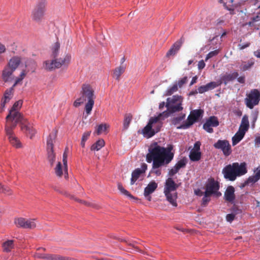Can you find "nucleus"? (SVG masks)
Listing matches in <instances>:
<instances>
[{
	"mask_svg": "<svg viewBox=\"0 0 260 260\" xmlns=\"http://www.w3.org/2000/svg\"><path fill=\"white\" fill-rule=\"evenodd\" d=\"M35 220V219L19 217L15 219L14 223L17 227L26 229H32L36 227Z\"/></svg>",
	"mask_w": 260,
	"mask_h": 260,
	"instance_id": "nucleus-13",
	"label": "nucleus"
},
{
	"mask_svg": "<svg viewBox=\"0 0 260 260\" xmlns=\"http://www.w3.org/2000/svg\"><path fill=\"white\" fill-rule=\"evenodd\" d=\"M125 242H126V243L128 245L132 246L136 251H140L139 248L135 245V244L136 243V242H133L132 243L127 242L126 241H125Z\"/></svg>",
	"mask_w": 260,
	"mask_h": 260,
	"instance_id": "nucleus-57",
	"label": "nucleus"
},
{
	"mask_svg": "<svg viewBox=\"0 0 260 260\" xmlns=\"http://www.w3.org/2000/svg\"><path fill=\"white\" fill-rule=\"evenodd\" d=\"M184 39L182 37L179 40L177 41L169 49L166 54L167 57L175 55L178 50L180 49L182 45L184 42Z\"/></svg>",
	"mask_w": 260,
	"mask_h": 260,
	"instance_id": "nucleus-19",
	"label": "nucleus"
},
{
	"mask_svg": "<svg viewBox=\"0 0 260 260\" xmlns=\"http://www.w3.org/2000/svg\"><path fill=\"white\" fill-rule=\"evenodd\" d=\"M196 121V119L189 114L187 117V121H184L182 124L177 126V128L178 129L187 128L192 125Z\"/></svg>",
	"mask_w": 260,
	"mask_h": 260,
	"instance_id": "nucleus-27",
	"label": "nucleus"
},
{
	"mask_svg": "<svg viewBox=\"0 0 260 260\" xmlns=\"http://www.w3.org/2000/svg\"><path fill=\"white\" fill-rule=\"evenodd\" d=\"M91 134V131L85 132L82 137V141H86L89 137Z\"/></svg>",
	"mask_w": 260,
	"mask_h": 260,
	"instance_id": "nucleus-54",
	"label": "nucleus"
},
{
	"mask_svg": "<svg viewBox=\"0 0 260 260\" xmlns=\"http://www.w3.org/2000/svg\"><path fill=\"white\" fill-rule=\"evenodd\" d=\"M237 80L240 83H244L245 80V77L244 76H240L239 77H237Z\"/></svg>",
	"mask_w": 260,
	"mask_h": 260,
	"instance_id": "nucleus-63",
	"label": "nucleus"
},
{
	"mask_svg": "<svg viewBox=\"0 0 260 260\" xmlns=\"http://www.w3.org/2000/svg\"><path fill=\"white\" fill-rule=\"evenodd\" d=\"M260 101V92L257 89H252L245 99L246 106L250 109L257 105Z\"/></svg>",
	"mask_w": 260,
	"mask_h": 260,
	"instance_id": "nucleus-12",
	"label": "nucleus"
},
{
	"mask_svg": "<svg viewBox=\"0 0 260 260\" xmlns=\"http://www.w3.org/2000/svg\"><path fill=\"white\" fill-rule=\"evenodd\" d=\"M0 192L6 196H11L13 194V191L9 187L5 186L1 183H0Z\"/></svg>",
	"mask_w": 260,
	"mask_h": 260,
	"instance_id": "nucleus-37",
	"label": "nucleus"
},
{
	"mask_svg": "<svg viewBox=\"0 0 260 260\" xmlns=\"http://www.w3.org/2000/svg\"><path fill=\"white\" fill-rule=\"evenodd\" d=\"M47 260H69L68 257H64L58 254H46Z\"/></svg>",
	"mask_w": 260,
	"mask_h": 260,
	"instance_id": "nucleus-30",
	"label": "nucleus"
},
{
	"mask_svg": "<svg viewBox=\"0 0 260 260\" xmlns=\"http://www.w3.org/2000/svg\"><path fill=\"white\" fill-rule=\"evenodd\" d=\"M118 189L121 192V193L127 196L129 198H133V196L126 189L124 188L121 183H118L117 184Z\"/></svg>",
	"mask_w": 260,
	"mask_h": 260,
	"instance_id": "nucleus-43",
	"label": "nucleus"
},
{
	"mask_svg": "<svg viewBox=\"0 0 260 260\" xmlns=\"http://www.w3.org/2000/svg\"><path fill=\"white\" fill-rule=\"evenodd\" d=\"M13 94L14 91L12 90V88H8L5 90L1 101L0 106L1 112H3L4 111L6 105L10 101L13 96Z\"/></svg>",
	"mask_w": 260,
	"mask_h": 260,
	"instance_id": "nucleus-17",
	"label": "nucleus"
},
{
	"mask_svg": "<svg viewBox=\"0 0 260 260\" xmlns=\"http://www.w3.org/2000/svg\"><path fill=\"white\" fill-rule=\"evenodd\" d=\"M219 188V183L215 181L213 178H210L206 184V191L205 192L211 195L213 194H216L217 196L221 195V193L218 192Z\"/></svg>",
	"mask_w": 260,
	"mask_h": 260,
	"instance_id": "nucleus-15",
	"label": "nucleus"
},
{
	"mask_svg": "<svg viewBox=\"0 0 260 260\" xmlns=\"http://www.w3.org/2000/svg\"><path fill=\"white\" fill-rule=\"evenodd\" d=\"M46 254H41L40 253H36L34 254V257L38 258H42L46 259Z\"/></svg>",
	"mask_w": 260,
	"mask_h": 260,
	"instance_id": "nucleus-55",
	"label": "nucleus"
},
{
	"mask_svg": "<svg viewBox=\"0 0 260 260\" xmlns=\"http://www.w3.org/2000/svg\"><path fill=\"white\" fill-rule=\"evenodd\" d=\"M235 216L236 214L233 213L231 214H228L226 216V220L228 222H232L234 220Z\"/></svg>",
	"mask_w": 260,
	"mask_h": 260,
	"instance_id": "nucleus-51",
	"label": "nucleus"
},
{
	"mask_svg": "<svg viewBox=\"0 0 260 260\" xmlns=\"http://www.w3.org/2000/svg\"><path fill=\"white\" fill-rule=\"evenodd\" d=\"M201 153L196 151H191L189 154V158L193 161H197L201 159Z\"/></svg>",
	"mask_w": 260,
	"mask_h": 260,
	"instance_id": "nucleus-38",
	"label": "nucleus"
},
{
	"mask_svg": "<svg viewBox=\"0 0 260 260\" xmlns=\"http://www.w3.org/2000/svg\"><path fill=\"white\" fill-rule=\"evenodd\" d=\"M245 133L238 131L232 138L233 145H236L238 144L244 137Z\"/></svg>",
	"mask_w": 260,
	"mask_h": 260,
	"instance_id": "nucleus-29",
	"label": "nucleus"
},
{
	"mask_svg": "<svg viewBox=\"0 0 260 260\" xmlns=\"http://www.w3.org/2000/svg\"><path fill=\"white\" fill-rule=\"evenodd\" d=\"M238 76L239 74L237 72L230 74L226 73L221 77L220 82L218 83V84H220V85L222 83H223L226 85L229 82L234 81Z\"/></svg>",
	"mask_w": 260,
	"mask_h": 260,
	"instance_id": "nucleus-22",
	"label": "nucleus"
},
{
	"mask_svg": "<svg viewBox=\"0 0 260 260\" xmlns=\"http://www.w3.org/2000/svg\"><path fill=\"white\" fill-rule=\"evenodd\" d=\"M21 62V57L18 56H15L9 60L6 67L14 72L20 65Z\"/></svg>",
	"mask_w": 260,
	"mask_h": 260,
	"instance_id": "nucleus-21",
	"label": "nucleus"
},
{
	"mask_svg": "<svg viewBox=\"0 0 260 260\" xmlns=\"http://www.w3.org/2000/svg\"><path fill=\"white\" fill-rule=\"evenodd\" d=\"M14 71L5 67L2 73V79L5 83L11 82L14 79Z\"/></svg>",
	"mask_w": 260,
	"mask_h": 260,
	"instance_id": "nucleus-20",
	"label": "nucleus"
},
{
	"mask_svg": "<svg viewBox=\"0 0 260 260\" xmlns=\"http://www.w3.org/2000/svg\"><path fill=\"white\" fill-rule=\"evenodd\" d=\"M259 179L255 175H252L248 177V178L243 183L242 187H244L249 184H253L258 181Z\"/></svg>",
	"mask_w": 260,
	"mask_h": 260,
	"instance_id": "nucleus-35",
	"label": "nucleus"
},
{
	"mask_svg": "<svg viewBox=\"0 0 260 260\" xmlns=\"http://www.w3.org/2000/svg\"><path fill=\"white\" fill-rule=\"evenodd\" d=\"M6 51V46L0 42V54L4 53Z\"/></svg>",
	"mask_w": 260,
	"mask_h": 260,
	"instance_id": "nucleus-60",
	"label": "nucleus"
},
{
	"mask_svg": "<svg viewBox=\"0 0 260 260\" xmlns=\"http://www.w3.org/2000/svg\"><path fill=\"white\" fill-rule=\"evenodd\" d=\"M258 112L257 111H254L251 114L252 125L253 127L254 126L255 122L257 120V117H258Z\"/></svg>",
	"mask_w": 260,
	"mask_h": 260,
	"instance_id": "nucleus-49",
	"label": "nucleus"
},
{
	"mask_svg": "<svg viewBox=\"0 0 260 260\" xmlns=\"http://www.w3.org/2000/svg\"><path fill=\"white\" fill-rule=\"evenodd\" d=\"M254 63V60L253 59L251 58L247 62H245V64L241 65V69L243 71H245L246 70H249Z\"/></svg>",
	"mask_w": 260,
	"mask_h": 260,
	"instance_id": "nucleus-41",
	"label": "nucleus"
},
{
	"mask_svg": "<svg viewBox=\"0 0 260 260\" xmlns=\"http://www.w3.org/2000/svg\"><path fill=\"white\" fill-rule=\"evenodd\" d=\"M71 56L64 53L54 58L52 60H46L44 62V68L48 71H51L62 66H67L70 62Z\"/></svg>",
	"mask_w": 260,
	"mask_h": 260,
	"instance_id": "nucleus-7",
	"label": "nucleus"
},
{
	"mask_svg": "<svg viewBox=\"0 0 260 260\" xmlns=\"http://www.w3.org/2000/svg\"><path fill=\"white\" fill-rule=\"evenodd\" d=\"M107 126L106 124H101L98 126L97 128L96 129L95 133L98 135H100L103 132H105L106 130Z\"/></svg>",
	"mask_w": 260,
	"mask_h": 260,
	"instance_id": "nucleus-45",
	"label": "nucleus"
},
{
	"mask_svg": "<svg viewBox=\"0 0 260 260\" xmlns=\"http://www.w3.org/2000/svg\"><path fill=\"white\" fill-rule=\"evenodd\" d=\"M249 127V124L248 121V117L247 115H245L242 117L241 123L238 131L245 134L246 132L248 131Z\"/></svg>",
	"mask_w": 260,
	"mask_h": 260,
	"instance_id": "nucleus-25",
	"label": "nucleus"
},
{
	"mask_svg": "<svg viewBox=\"0 0 260 260\" xmlns=\"http://www.w3.org/2000/svg\"><path fill=\"white\" fill-rule=\"evenodd\" d=\"M185 114H181L180 115L174 117L172 120L171 122L173 124L175 125H177L181 123V122L185 118Z\"/></svg>",
	"mask_w": 260,
	"mask_h": 260,
	"instance_id": "nucleus-39",
	"label": "nucleus"
},
{
	"mask_svg": "<svg viewBox=\"0 0 260 260\" xmlns=\"http://www.w3.org/2000/svg\"><path fill=\"white\" fill-rule=\"evenodd\" d=\"M219 121L217 118L214 116L210 117L207 119L203 124V128L209 133H212L213 129L212 127H217L219 125Z\"/></svg>",
	"mask_w": 260,
	"mask_h": 260,
	"instance_id": "nucleus-16",
	"label": "nucleus"
},
{
	"mask_svg": "<svg viewBox=\"0 0 260 260\" xmlns=\"http://www.w3.org/2000/svg\"><path fill=\"white\" fill-rule=\"evenodd\" d=\"M197 79H198V77L197 76L193 77L189 85L192 86L193 84L196 83L197 81Z\"/></svg>",
	"mask_w": 260,
	"mask_h": 260,
	"instance_id": "nucleus-64",
	"label": "nucleus"
},
{
	"mask_svg": "<svg viewBox=\"0 0 260 260\" xmlns=\"http://www.w3.org/2000/svg\"><path fill=\"white\" fill-rule=\"evenodd\" d=\"M203 113L202 110H194L190 112V115L192 116L197 121Z\"/></svg>",
	"mask_w": 260,
	"mask_h": 260,
	"instance_id": "nucleus-42",
	"label": "nucleus"
},
{
	"mask_svg": "<svg viewBox=\"0 0 260 260\" xmlns=\"http://www.w3.org/2000/svg\"><path fill=\"white\" fill-rule=\"evenodd\" d=\"M215 148L221 150L225 156H229L232 153L231 146L226 140H218L213 145Z\"/></svg>",
	"mask_w": 260,
	"mask_h": 260,
	"instance_id": "nucleus-14",
	"label": "nucleus"
},
{
	"mask_svg": "<svg viewBox=\"0 0 260 260\" xmlns=\"http://www.w3.org/2000/svg\"><path fill=\"white\" fill-rule=\"evenodd\" d=\"M198 69L199 70H202L205 67V63L203 60H200L198 63Z\"/></svg>",
	"mask_w": 260,
	"mask_h": 260,
	"instance_id": "nucleus-58",
	"label": "nucleus"
},
{
	"mask_svg": "<svg viewBox=\"0 0 260 260\" xmlns=\"http://www.w3.org/2000/svg\"><path fill=\"white\" fill-rule=\"evenodd\" d=\"M179 171L178 169H177L175 166L174 167L172 168L171 170H169L168 175L170 176H173L175 174H176Z\"/></svg>",
	"mask_w": 260,
	"mask_h": 260,
	"instance_id": "nucleus-52",
	"label": "nucleus"
},
{
	"mask_svg": "<svg viewBox=\"0 0 260 260\" xmlns=\"http://www.w3.org/2000/svg\"><path fill=\"white\" fill-rule=\"evenodd\" d=\"M200 146L201 143L199 141L196 142L194 144V148L192 151L200 152L199 150H200Z\"/></svg>",
	"mask_w": 260,
	"mask_h": 260,
	"instance_id": "nucleus-56",
	"label": "nucleus"
},
{
	"mask_svg": "<svg viewBox=\"0 0 260 260\" xmlns=\"http://www.w3.org/2000/svg\"><path fill=\"white\" fill-rule=\"evenodd\" d=\"M157 187V184L155 182H150L144 189V196H148V195H150L153 193Z\"/></svg>",
	"mask_w": 260,
	"mask_h": 260,
	"instance_id": "nucleus-26",
	"label": "nucleus"
},
{
	"mask_svg": "<svg viewBox=\"0 0 260 260\" xmlns=\"http://www.w3.org/2000/svg\"><path fill=\"white\" fill-rule=\"evenodd\" d=\"M247 172L246 163L234 162L232 165L226 166L222 170V173L224 178L229 181H235L237 177L245 174Z\"/></svg>",
	"mask_w": 260,
	"mask_h": 260,
	"instance_id": "nucleus-5",
	"label": "nucleus"
},
{
	"mask_svg": "<svg viewBox=\"0 0 260 260\" xmlns=\"http://www.w3.org/2000/svg\"><path fill=\"white\" fill-rule=\"evenodd\" d=\"M105 145V141L103 139H100L94 143L91 147V150L98 151L100 150Z\"/></svg>",
	"mask_w": 260,
	"mask_h": 260,
	"instance_id": "nucleus-34",
	"label": "nucleus"
},
{
	"mask_svg": "<svg viewBox=\"0 0 260 260\" xmlns=\"http://www.w3.org/2000/svg\"><path fill=\"white\" fill-rule=\"evenodd\" d=\"M147 165L143 163L141 165V168H137L135 169L132 174V178L131 179V184L133 185L137 179L139 178L140 176L145 172L147 170Z\"/></svg>",
	"mask_w": 260,
	"mask_h": 260,
	"instance_id": "nucleus-18",
	"label": "nucleus"
},
{
	"mask_svg": "<svg viewBox=\"0 0 260 260\" xmlns=\"http://www.w3.org/2000/svg\"><path fill=\"white\" fill-rule=\"evenodd\" d=\"M178 85L177 83L174 84L172 86L170 87L165 92L164 95L169 96L173 94L178 90Z\"/></svg>",
	"mask_w": 260,
	"mask_h": 260,
	"instance_id": "nucleus-40",
	"label": "nucleus"
},
{
	"mask_svg": "<svg viewBox=\"0 0 260 260\" xmlns=\"http://www.w3.org/2000/svg\"><path fill=\"white\" fill-rule=\"evenodd\" d=\"M47 0H38L31 12L32 19L36 22H40L43 20L46 11Z\"/></svg>",
	"mask_w": 260,
	"mask_h": 260,
	"instance_id": "nucleus-9",
	"label": "nucleus"
},
{
	"mask_svg": "<svg viewBox=\"0 0 260 260\" xmlns=\"http://www.w3.org/2000/svg\"><path fill=\"white\" fill-rule=\"evenodd\" d=\"M186 163V159L184 158L179 160L175 166L179 170L181 168L185 167Z\"/></svg>",
	"mask_w": 260,
	"mask_h": 260,
	"instance_id": "nucleus-44",
	"label": "nucleus"
},
{
	"mask_svg": "<svg viewBox=\"0 0 260 260\" xmlns=\"http://www.w3.org/2000/svg\"><path fill=\"white\" fill-rule=\"evenodd\" d=\"M187 77H184L183 78L181 79L178 81V83L177 84L178 85V86L181 88L184 84H185L187 82Z\"/></svg>",
	"mask_w": 260,
	"mask_h": 260,
	"instance_id": "nucleus-50",
	"label": "nucleus"
},
{
	"mask_svg": "<svg viewBox=\"0 0 260 260\" xmlns=\"http://www.w3.org/2000/svg\"><path fill=\"white\" fill-rule=\"evenodd\" d=\"M219 85H220V84H218L217 82H211L205 85L200 86L198 88V92L200 93H203L210 90L214 89Z\"/></svg>",
	"mask_w": 260,
	"mask_h": 260,
	"instance_id": "nucleus-23",
	"label": "nucleus"
},
{
	"mask_svg": "<svg viewBox=\"0 0 260 260\" xmlns=\"http://www.w3.org/2000/svg\"><path fill=\"white\" fill-rule=\"evenodd\" d=\"M57 136V131H53L49 135L47 140V159L51 166L55 161V153L53 151V144Z\"/></svg>",
	"mask_w": 260,
	"mask_h": 260,
	"instance_id": "nucleus-10",
	"label": "nucleus"
},
{
	"mask_svg": "<svg viewBox=\"0 0 260 260\" xmlns=\"http://www.w3.org/2000/svg\"><path fill=\"white\" fill-rule=\"evenodd\" d=\"M167 117H168L167 111L159 113L157 116L151 117L147 124L142 130L141 133L147 138L153 137L160 131L163 125L162 121Z\"/></svg>",
	"mask_w": 260,
	"mask_h": 260,
	"instance_id": "nucleus-4",
	"label": "nucleus"
},
{
	"mask_svg": "<svg viewBox=\"0 0 260 260\" xmlns=\"http://www.w3.org/2000/svg\"><path fill=\"white\" fill-rule=\"evenodd\" d=\"M94 92V90L89 84H83L80 92L81 96L74 102V106L78 107L84 102L87 101L85 110L87 115L90 114L94 104L95 96Z\"/></svg>",
	"mask_w": 260,
	"mask_h": 260,
	"instance_id": "nucleus-3",
	"label": "nucleus"
},
{
	"mask_svg": "<svg viewBox=\"0 0 260 260\" xmlns=\"http://www.w3.org/2000/svg\"><path fill=\"white\" fill-rule=\"evenodd\" d=\"M60 44L58 42L55 43L52 46V56L53 58L59 55Z\"/></svg>",
	"mask_w": 260,
	"mask_h": 260,
	"instance_id": "nucleus-32",
	"label": "nucleus"
},
{
	"mask_svg": "<svg viewBox=\"0 0 260 260\" xmlns=\"http://www.w3.org/2000/svg\"><path fill=\"white\" fill-rule=\"evenodd\" d=\"M133 116L131 114H126L124 115L123 127L124 130L127 129L132 121Z\"/></svg>",
	"mask_w": 260,
	"mask_h": 260,
	"instance_id": "nucleus-33",
	"label": "nucleus"
},
{
	"mask_svg": "<svg viewBox=\"0 0 260 260\" xmlns=\"http://www.w3.org/2000/svg\"><path fill=\"white\" fill-rule=\"evenodd\" d=\"M22 81V79L21 78H20L19 77H17L15 80L14 83L13 84L12 86L11 87H10V88H12V90L14 91V87L17 84H18L19 83H20Z\"/></svg>",
	"mask_w": 260,
	"mask_h": 260,
	"instance_id": "nucleus-53",
	"label": "nucleus"
},
{
	"mask_svg": "<svg viewBox=\"0 0 260 260\" xmlns=\"http://www.w3.org/2000/svg\"><path fill=\"white\" fill-rule=\"evenodd\" d=\"M22 103V100L16 102L10 110L9 114L6 118L5 132L6 135L8 137L10 143L16 148L22 147L21 142L13 132V130L18 123L20 124L21 130L23 133H25L30 139L36 133V131L32 124L18 111L21 108Z\"/></svg>",
	"mask_w": 260,
	"mask_h": 260,
	"instance_id": "nucleus-1",
	"label": "nucleus"
},
{
	"mask_svg": "<svg viewBox=\"0 0 260 260\" xmlns=\"http://www.w3.org/2000/svg\"><path fill=\"white\" fill-rule=\"evenodd\" d=\"M219 2L223 4L225 9L229 11H233V0H218Z\"/></svg>",
	"mask_w": 260,
	"mask_h": 260,
	"instance_id": "nucleus-36",
	"label": "nucleus"
},
{
	"mask_svg": "<svg viewBox=\"0 0 260 260\" xmlns=\"http://www.w3.org/2000/svg\"><path fill=\"white\" fill-rule=\"evenodd\" d=\"M183 98L181 95H175L172 98H168L167 99L166 107L168 113V116L170 114L175 112H180L183 110L182 104Z\"/></svg>",
	"mask_w": 260,
	"mask_h": 260,
	"instance_id": "nucleus-8",
	"label": "nucleus"
},
{
	"mask_svg": "<svg viewBox=\"0 0 260 260\" xmlns=\"http://www.w3.org/2000/svg\"><path fill=\"white\" fill-rule=\"evenodd\" d=\"M178 187V184L174 182L172 178H169L166 180L164 187V193L167 201L174 207L177 206L176 190Z\"/></svg>",
	"mask_w": 260,
	"mask_h": 260,
	"instance_id": "nucleus-6",
	"label": "nucleus"
},
{
	"mask_svg": "<svg viewBox=\"0 0 260 260\" xmlns=\"http://www.w3.org/2000/svg\"><path fill=\"white\" fill-rule=\"evenodd\" d=\"M125 69V65H120L119 67L116 68L113 71V77L116 80L119 81L120 76L124 72Z\"/></svg>",
	"mask_w": 260,
	"mask_h": 260,
	"instance_id": "nucleus-28",
	"label": "nucleus"
},
{
	"mask_svg": "<svg viewBox=\"0 0 260 260\" xmlns=\"http://www.w3.org/2000/svg\"><path fill=\"white\" fill-rule=\"evenodd\" d=\"M173 149L172 145H169L167 148L161 147L157 143L151 145L146 154V159L147 162L153 161V169L159 168L168 165L173 160L174 156L172 152Z\"/></svg>",
	"mask_w": 260,
	"mask_h": 260,
	"instance_id": "nucleus-2",
	"label": "nucleus"
},
{
	"mask_svg": "<svg viewBox=\"0 0 260 260\" xmlns=\"http://www.w3.org/2000/svg\"><path fill=\"white\" fill-rule=\"evenodd\" d=\"M29 65L31 66V69L32 70V72H34L35 71V70L36 69V62L32 59L29 60L27 62H26L25 67L26 68Z\"/></svg>",
	"mask_w": 260,
	"mask_h": 260,
	"instance_id": "nucleus-48",
	"label": "nucleus"
},
{
	"mask_svg": "<svg viewBox=\"0 0 260 260\" xmlns=\"http://www.w3.org/2000/svg\"><path fill=\"white\" fill-rule=\"evenodd\" d=\"M235 188L232 186H229L224 193L225 200L229 202H232L235 199Z\"/></svg>",
	"mask_w": 260,
	"mask_h": 260,
	"instance_id": "nucleus-24",
	"label": "nucleus"
},
{
	"mask_svg": "<svg viewBox=\"0 0 260 260\" xmlns=\"http://www.w3.org/2000/svg\"><path fill=\"white\" fill-rule=\"evenodd\" d=\"M219 53V50H215L210 52L207 55L205 58V61H207L209 59L217 55Z\"/></svg>",
	"mask_w": 260,
	"mask_h": 260,
	"instance_id": "nucleus-47",
	"label": "nucleus"
},
{
	"mask_svg": "<svg viewBox=\"0 0 260 260\" xmlns=\"http://www.w3.org/2000/svg\"><path fill=\"white\" fill-rule=\"evenodd\" d=\"M69 152V149L66 148L63 153L62 162L63 167H62L61 162L58 161L54 169L55 173L58 177H61L64 174V178H67L68 177V154Z\"/></svg>",
	"mask_w": 260,
	"mask_h": 260,
	"instance_id": "nucleus-11",
	"label": "nucleus"
},
{
	"mask_svg": "<svg viewBox=\"0 0 260 260\" xmlns=\"http://www.w3.org/2000/svg\"><path fill=\"white\" fill-rule=\"evenodd\" d=\"M250 43L248 42L244 44H239V48L240 50H243L249 46Z\"/></svg>",
	"mask_w": 260,
	"mask_h": 260,
	"instance_id": "nucleus-59",
	"label": "nucleus"
},
{
	"mask_svg": "<svg viewBox=\"0 0 260 260\" xmlns=\"http://www.w3.org/2000/svg\"><path fill=\"white\" fill-rule=\"evenodd\" d=\"M26 74H27V72H26V70H23L22 71V72H21L20 74L19 75V77L23 80L25 78Z\"/></svg>",
	"mask_w": 260,
	"mask_h": 260,
	"instance_id": "nucleus-62",
	"label": "nucleus"
},
{
	"mask_svg": "<svg viewBox=\"0 0 260 260\" xmlns=\"http://www.w3.org/2000/svg\"><path fill=\"white\" fill-rule=\"evenodd\" d=\"M3 250L5 252H9L14 248V241L8 240L3 244Z\"/></svg>",
	"mask_w": 260,
	"mask_h": 260,
	"instance_id": "nucleus-31",
	"label": "nucleus"
},
{
	"mask_svg": "<svg viewBox=\"0 0 260 260\" xmlns=\"http://www.w3.org/2000/svg\"><path fill=\"white\" fill-rule=\"evenodd\" d=\"M211 194L204 192V197L202 199V205L204 206H206L208 203L210 201V197Z\"/></svg>",
	"mask_w": 260,
	"mask_h": 260,
	"instance_id": "nucleus-46",
	"label": "nucleus"
},
{
	"mask_svg": "<svg viewBox=\"0 0 260 260\" xmlns=\"http://www.w3.org/2000/svg\"><path fill=\"white\" fill-rule=\"evenodd\" d=\"M254 175L260 179V166L258 167L254 171Z\"/></svg>",
	"mask_w": 260,
	"mask_h": 260,
	"instance_id": "nucleus-61",
	"label": "nucleus"
}]
</instances>
